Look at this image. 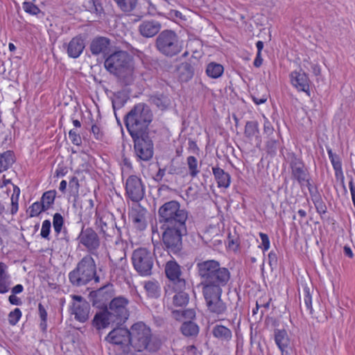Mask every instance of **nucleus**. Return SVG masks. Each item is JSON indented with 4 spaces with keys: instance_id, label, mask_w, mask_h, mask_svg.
I'll return each mask as SVG.
<instances>
[{
    "instance_id": "obj_1",
    "label": "nucleus",
    "mask_w": 355,
    "mask_h": 355,
    "mask_svg": "<svg viewBox=\"0 0 355 355\" xmlns=\"http://www.w3.org/2000/svg\"><path fill=\"white\" fill-rule=\"evenodd\" d=\"M158 217L163 248L169 254H179L182 250V237L188 233V211L177 200H171L159 208Z\"/></svg>"
},
{
    "instance_id": "obj_2",
    "label": "nucleus",
    "mask_w": 355,
    "mask_h": 355,
    "mask_svg": "<svg viewBox=\"0 0 355 355\" xmlns=\"http://www.w3.org/2000/svg\"><path fill=\"white\" fill-rule=\"evenodd\" d=\"M196 270L200 279L202 292H223L231 280L230 270L214 259L201 261L196 263Z\"/></svg>"
},
{
    "instance_id": "obj_3",
    "label": "nucleus",
    "mask_w": 355,
    "mask_h": 355,
    "mask_svg": "<svg viewBox=\"0 0 355 355\" xmlns=\"http://www.w3.org/2000/svg\"><path fill=\"white\" fill-rule=\"evenodd\" d=\"M105 69L117 78L123 86L132 85L135 80L132 57L125 51H117L109 55L104 61Z\"/></svg>"
},
{
    "instance_id": "obj_4",
    "label": "nucleus",
    "mask_w": 355,
    "mask_h": 355,
    "mask_svg": "<svg viewBox=\"0 0 355 355\" xmlns=\"http://www.w3.org/2000/svg\"><path fill=\"white\" fill-rule=\"evenodd\" d=\"M94 202L92 198L81 201L80 205V220L84 223L77 237L79 245L84 246L89 252L94 254L101 245L100 235L92 227H85L93 215Z\"/></svg>"
},
{
    "instance_id": "obj_5",
    "label": "nucleus",
    "mask_w": 355,
    "mask_h": 355,
    "mask_svg": "<svg viewBox=\"0 0 355 355\" xmlns=\"http://www.w3.org/2000/svg\"><path fill=\"white\" fill-rule=\"evenodd\" d=\"M153 119L150 107L139 103L125 115L124 123L130 136L148 133V127Z\"/></svg>"
},
{
    "instance_id": "obj_6",
    "label": "nucleus",
    "mask_w": 355,
    "mask_h": 355,
    "mask_svg": "<svg viewBox=\"0 0 355 355\" xmlns=\"http://www.w3.org/2000/svg\"><path fill=\"white\" fill-rule=\"evenodd\" d=\"M68 277L73 287L85 286L92 281L96 284L101 282L95 260L90 254L85 255L78 262L75 268L69 272Z\"/></svg>"
},
{
    "instance_id": "obj_7",
    "label": "nucleus",
    "mask_w": 355,
    "mask_h": 355,
    "mask_svg": "<svg viewBox=\"0 0 355 355\" xmlns=\"http://www.w3.org/2000/svg\"><path fill=\"white\" fill-rule=\"evenodd\" d=\"M131 347L137 352L146 350L157 352L161 347V340L152 334L151 329L143 322H137L130 327Z\"/></svg>"
},
{
    "instance_id": "obj_8",
    "label": "nucleus",
    "mask_w": 355,
    "mask_h": 355,
    "mask_svg": "<svg viewBox=\"0 0 355 355\" xmlns=\"http://www.w3.org/2000/svg\"><path fill=\"white\" fill-rule=\"evenodd\" d=\"M155 47L161 54L172 58L182 51V44L174 31L166 29L157 36Z\"/></svg>"
},
{
    "instance_id": "obj_9",
    "label": "nucleus",
    "mask_w": 355,
    "mask_h": 355,
    "mask_svg": "<svg viewBox=\"0 0 355 355\" xmlns=\"http://www.w3.org/2000/svg\"><path fill=\"white\" fill-rule=\"evenodd\" d=\"M132 263L135 270L144 277L150 276L154 265V254L146 248H139L132 254Z\"/></svg>"
},
{
    "instance_id": "obj_10",
    "label": "nucleus",
    "mask_w": 355,
    "mask_h": 355,
    "mask_svg": "<svg viewBox=\"0 0 355 355\" xmlns=\"http://www.w3.org/2000/svg\"><path fill=\"white\" fill-rule=\"evenodd\" d=\"M134 143V153L138 162H148L154 154V144L149 134L131 136Z\"/></svg>"
},
{
    "instance_id": "obj_11",
    "label": "nucleus",
    "mask_w": 355,
    "mask_h": 355,
    "mask_svg": "<svg viewBox=\"0 0 355 355\" xmlns=\"http://www.w3.org/2000/svg\"><path fill=\"white\" fill-rule=\"evenodd\" d=\"M113 218V215L110 218L101 216L97 211L95 214V227L98 234L107 241H112L115 236L117 238L121 236V227L117 226Z\"/></svg>"
},
{
    "instance_id": "obj_12",
    "label": "nucleus",
    "mask_w": 355,
    "mask_h": 355,
    "mask_svg": "<svg viewBox=\"0 0 355 355\" xmlns=\"http://www.w3.org/2000/svg\"><path fill=\"white\" fill-rule=\"evenodd\" d=\"M287 162L291 175V180L293 182L300 184L311 175L309 168L306 166L302 158L295 153L287 154Z\"/></svg>"
},
{
    "instance_id": "obj_13",
    "label": "nucleus",
    "mask_w": 355,
    "mask_h": 355,
    "mask_svg": "<svg viewBox=\"0 0 355 355\" xmlns=\"http://www.w3.org/2000/svg\"><path fill=\"white\" fill-rule=\"evenodd\" d=\"M128 300L124 297H114L109 303L107 311L116 325L123 324L129 317L127 306Z\"/></svg>"
},
{
    "instance_id": "obj_14",
    "label": "nucleus",
    "mask_w": 355,
    "mask_h": 355,
    "mask_svg": "<svg viewBox=\"0 0 355 355\" xmlns=\"http://www.w3.org/2000/svg\"><path fill=\"white\" fill-rule=\"evenodd\" d=\"M114 295V285L107 283L97 290L91 291L89 298L93 306L98 309H107V304L113 299Z\"/></svg>"
},
{
    "instance_id": "obj_15",
    "label": "nucleus",
    "mask_w": 355,
    "mask_h": 355,
    "mask_svg": "<svg viewBox=\"0 0 355 355\" xmlns=\"http://www.w3.org/2000/svg\"><path fill=\"white\" fill-rule=\"evenodd\" d=\"M205 300L207 311L218 317L224 315L227 311V304L222 300L223 292H202Z\"/></svg>"
},
{
    "instance_id": "obj_16",
    "label": "nucleus",
    "mask_w": 355,
    "mask_h": 355,
    "mask_svg": "<svg viewBox=\"0 0 355 355\" xmlns=\"http://www.w3.org/2000/svg\"><path fill=\"white\" fill-rule=\"evenodd\" d=\"M125 190L127 198L134 202H139L145 196V186L141 179L135 175L127 178Z\"/></svg>"
},
{
    "instance_id": "obj_17",
    "label": "nucleus",
    "mask_w": 355,
    "mask_h": 355,
    "mask_svg": "<svg viewBox=\"0 0 355 355\" xmlns=\"http://www.w3.org/2000/svg\"><path fill=\"white\" fill-rule=\"evenodd\" d=\"M166 277L173 283V286L179 289L186 288V280L182 277V267L172 258L168 261L164 266Z\"/></svg>"
},
{
    "instance_id": "obj_18",
    "label": "nucleus",
    "mask_w": 355,
    "mask_h": 355,
    "mask_svg": "<svg viewBox=\"0 0 355 355\" xmlns=\"http://www.w3.org/2000/svg\"><path fill=\"white\" fill-rule=\"evenodd\" d=\"M130 329L118 327L112 330L105 340L113 345H120L125 352L131 346Z\"/></svg>"
},
{
    "instance_id": "obj_19",
    "label": "nucleus",
    "mask_w": 355,
    "mask_h": 355,
    "mask_svg": "<svg viewBox=\"0 0 355 355\" xmlns=\"http://www.w3.org/2000/svg\"><path fill=\"white\" fill-rule=\"evenodd\" d=\"M71 313L74 315V318L80 322H85L89 319L90 304L82 296L73 295Z\"/></svg>"
},
{
    "instance_id": "obj_20",
    "label": "nucleus",
    "mask_w": 355,
    "mask_h": 355,
    "mask_svg": "<svg viewBox=\"0 0 355 355\" xmlns=\"http://www.w3.org/2000/svg\"><path fill=\"white\" fill-rule=\"evenodd\" d=\"M291 83L298 92H304L309 96L310 94V80L307 74L302 71H293L290 74Z\"/></svg>"
},
{
    "instance_id": "obj_21",
    "label": "nucleus",
    "mask_w": 355,
    "mask_h": 355,
    "mask_svg": "<svg viewBox=\"0 0 355 355\" xmlns=\"http://www.w3.org/2000/svg\"><path fill=\"white\" fill-rule=\"evenodd\" d=\"M111 48V40L107 37H95L90 42L89 50L93 55L109 53Z\"/></svg>"
},
{
    "instance_id": "obj_22",
    "label": "nucleus",
    "mask_w": 355,
    "mask_h": 355,
    "mask_svg": "<svg viewBox=\"0 0 355 355\" xmlns=\"http://www.w3.org/2000/svg\"><path fill=\"white\" fill-rule=\"evenodd\" d=\"M161 28L162 24L159 21L151 19L142 21L138 27V31L144 37L150 38L159 33Z\"/></svg>"
},
{
    "instance_id": "obj_23",
    "label": "nucleus",
    "mask_w": 355,
    "mask_h": 355,
    "mask_svg": "<svg viewBox=\"0 0 355 355\" xmlns=\"http://www.w3.org/2000/svg\"><path fill=\"white\" fill-rule=\"evenodd\" d=\"M85 48V40L82 35L73 37L67 45V53L69 58H78Z\"/></svg>"
},
{
    "instance_id": "obj_24",
    "label": "nucleus",
    "mask_w": 355,
    "mask_h": 355,
    "mask_svg": "<svg viewBox=\"0 0 355 355\" xmlns=\"http://www.w3.org/2000/svg\"><path fill=\"white\" fill-rule=\"evenodd\" d=\"M101 311L96 313L92 320V325L97 330L107 328L110 324H115L112 318L110 317L107 309H100Z\"/></svg>"
},
{
    "instance_id": "obj_25",
    "label": "nucleus",
    "mask_w": 355,
    "mask_h": 355,
    "mask_svg": "<svg viewBox=\"0 0 355 355\" xmlns=\"http://www.w3.org/2000/svg\"><path fill=\"white\" fill-rule=\"evenodd\" d=\"M275 342L281 351L282 355H290L291 340L285 329H275L274 331Z\"/></svg>"
},
{
    "instance_id": "obj_26",
    "label": "nucleus",
    "mask_w": 355,
    "mask_h": 355,
    "mask_svg": "<svg viewBox=\"0 0 355 355\" xmlns=\"http://www.w3.org/2000/svg\"><path fill=\"white\" fill-rule=\"evenodd\" d=\"M11 284V277L8 272V266L3 262H0V293L8 292Z\"/></svg>"
},
{
    "instance_id": "obj_27",
    "label": "nucleus",
    "mask_w": 355,
    "mask_h": 355,
    "mask_svg": "<svg viewBox=\"0 0 355 355\" xmlns=\"http://www.w3.org/2000/svg\"><path fill=\"white\" fill-rule=\"evenodd\" d=\"M213 175L218 187L228 188L231 183L230 175L218 166L212 168Z\"/></svg>"
},
{
    "instance_id": "obj_28",
    "label": "nucleus",
    "mask_w": 355,
    "mask_h": 355,
    "mask_svg": "<svg viewBox=\"0 0 355 355\" xmlns=\"http://www.w3.org/2000/svg\"><path fill=\"white\" fill-rule=\"evenodd\" d=\"M244 135L250 140L253 137H255L257 146L259 147L260 146L261 140L259 135V123L257 121H250L246 122Z\"/></svg>"
},
{
    "instance_id": "obj_29",
    "label": "nucleus",
    "mask_w": 355,
    "mask_h": 355,
    "mask_svg": "<svg viewBox=\"0 0 355 355\" xmlns=\"http://www.w3.org/2000/svg\"><path fill=\"white\" fill-rule=\"evenodd\" d=\"M213 336L218 340L224 343L230 342L232 338L231 329L222 324H216L212 329Z\"/></svg>"
},
{
    "instance_id": "obj_30",
    "label": "nucleus",
    "mask_w": 355,
    "mask_h": 355,
    "mask_svg": "<svg viewBox=\"0 0 355 355\" xmlns=\"http://www.w3.org/2000/svg\"><path fill=\"white\" fill-rule=\"evenodd\" d=\"M146 1L148 4V14L151 16H163V8L168 4L166 0H146Z\"/></svg>"
},
{
    "instance_id": "obj_31",
    "label": "nucleus",
    "mask_w": 355,
    "mask_h": 355,
    "mask_svg": "<svg viewBox=\"0 0 355 355\" xmlns=\"http://www.w3.org/2000/svg\"><path fill=\"white\" fill-rule=\"evenodd\" d=\"M175 294L173 297V304L177 307L186 306L189 301V295L184 291L185 288L179 289L177 286H173Z\"/></svg>"
},
{
    "instance_id": "obj_32",
    "label": "nucleus",
    "mask_w": 355,
    "mask_h": 355,
    "mask_svg": "<svg viewBox=\"0 0 355 355\" xmlns=\"http://www.w3.org/2000/svg\"><path fill=\"white\" fill-rule=\"evenodd\" d=\"M15 162L13 151L6 150L0 153V173L7 171Z\"/></svg>"
},
{
    "instance_id": "obj_33",
    "label": "nucleus",
    "mask_w": 355,
    "mask_h": 355,
    "mask_svg": "<svg viewBox=\"0 0 355 355\" xmlns=\"http://www.w3.org/2000/svg\"><path fill=\"white\" fill-rule=\"evenodd\" d=\"M327 153L332 166L335 171V175L338 178L341 176L343 178L342 163L339 156L333 153L331 148H327Z\"/></svg>"
},
{
    "instance_id": "obj_34",
    "label": "nucleus",
    "mask_w": 355,
    "mask_h": 355,
    "mask_svg": "<svg viewBox=\"0 0 355 355\" xmlns=\"http://www.w3.org/2000/svg\"><path fill=\"white\" fill-rule=\"evenodd\" d=\"M149 102L161 110H166L170 105L169 98L164 94H159L150 96Z\"/></svg>"
},
{
    "instance_id": "obj_35",
    "label": "nucleus",
    "mask_w": 355,
    "mask_h": 355,
    "mask_svg": "<svg viewBox=\"0 0 355 355\" xmlns=\"http://www.w3.org/2000/svg\"><path fill=\"white\" fill-rule=\"evenodd\" d=\"M180 330L187 337H195L198 334L199 327L192 321H187L182 324Z\"/></svg>"
},
{
    "instance_id": "obj_36",
    "label": "nucleus",
    "mask_w": 355,
    "mask_h": 355,
    "mask_svg": "<svg viewBox=\"0 0 355 355\" xmlns=\"http://www.w3.org/2000/svg\"><path fill=\"white\" fill-rule=\"evenodd\" d=\"M180 78L182 81L187 82L190 80L194 75V68L189 62H182L179 67Z\"/></svg>"
},
{
    "instance_id": "obj_37",
    "label": "nucleus",
    "mask_w": 355,
    "mask_h": 355,
    "mask_svg": "<svg viewBox=\"0 0 355 355\" xmlns=\"http://www.w3.org/2000/svg\"><path fill=\"white\" fill-rule=\"evenodd\" d=\"M223 66L214 62L209 63L206 68V74L211 78H218L220 77L223 75Z\"/></svg>"
},
{
    "instance_id": "obj_38",
    "label": "nucleus",
    "mask_w": 355,
    "mask_h": 355,
    "mask_svg": "<svg viewBox=\"0 0 355 355\" xmlns=\"http://www.w3.org/2000/svg\"><path fill=\"white\" fill-rule=\"evenodd\" d=\"M70 196L73 198V205L76 207L77 204H79V180L77 177L73 176L69 182Z\"/></svg>"
},
{
    "instance_id": "obj_39",
    "label": "nucleus",
    "mask_w": 355,
    "mask_h": 355,
    "mask_svg": "<svg viewBox=\"0 0 355 355\" xmlns=\"http://www.w3.org/2000/svg\"><path fill=\"white\" fill-rule=\"evenodd\" d=\"M130 218L135 228L141 231L146 229V221L143 213L135 211L131 214Z\"/></svg>"
},
{
    "instance_id": "obj_40",
    "label": "nucleus",
    "mask_w": 355,
    "mask_h": 355,
    "mask_svg": "<svg viewBox=\"0 0 355 355\" xmlns=\"http://www.w3.org/2000/svg\"><path fill=\"white\" fill-rule=\"evenodd\" d=\"M299 185L302 189H303L304 187L308 189L311 199L320 195L318 186L314 184L312 180L311 175H310L309 178H306L304 181L302 182Z\"/></svg>"
},
{
    "instance_id": "obj_41",
    "label": "nucleus",
    "mask_w": 355,
    "mask_h": 355,
    "mask_svg": "<svg viewBox=\"0 0 355 355\" xmlns=\"http://www.w3.org/2000/svg\"><path fill=\"white\" fill-rule=\"evenodd\" d=\"M128 98L123 91H119L114 94L112 99V104L114 110H119L124 106Z\"/></svg>"
},
{
    "instance_id": "obj_42",
    "label": "nucleus",
    "mask_w": 355,
    "mask_h": 355,
    "mask_svg": "<svg viewBox=\"0 0 355 355\" xmlns=\"http://www.w3.org/2000/svg\"><path fill=\"white\" fill-rule=\"evenodd\" d=\"M56 194L57 192L54 189L45 191L42 194L40 202L42 205H44L46 211L51 209L54 204Z\"/></svg>"
},
{
    "instance_id": "obj_43",
    "label": "nucleus",
    "mask_w": 355,
    "mask_h": 355,
    "mask_svg": "<svg viewBox=\"0 0 355 355\" xmlns=\"http://www.w3.org/2000/svg\"><path fill=\"white\" fill-rule=\"evenodd\" d=\"M187 164L189 169V175L192 178H196L200 173L197 158L193 155L189 156L187 158Z\"/></svg>"
},
{
    "instance_id": "obj_44",
    "label": "nucleus",
    "mask_w": 355,
    "mask_h": 355,
    "mask_svg": "<svg viewBox=\"0 0 355 355\" xmlns=\"http://www.w3.org/2000/svg\"><path fill=\"white\" fill-rule=\"evenodd\" d=\"M117 6L125 12L132 11L137 6V0H114Z\"/></svg>"
},
{
    "instance_id": "obj_45",
    "label": "nucleus",
    "mask_w": 355,
    "mask_h": 355,
    "mask_svg": "<svg viewBox=\"0 0 355 355\" xmlns=\"http://www.w3.org/2000/svg\"><path fill=\"white\" fill-rule=\"evenodd\" d=\"M116 254L118 256V259H114L112 257H109L110 261L111 263V267L116 266L119 264V268L121 270H123L125 266H126V254L124 251L118 250L115 252Z\"/></svg>"
},
{
    "instance_id": "obj_46",
    "label": "nucleus",
    "mask_w": 355,
    "mask_h": 355,
    "mask_svg": "<svg viewBox=\"0 0 355 355\" xmlns=\"http://www.w3.org/2000/svg\"><path fill=\"white\" fill-rule=\"evenodd\" d=\"M144 288L150 297L157 298L160 295V288L157 282L149 281L145 284Z\"/></svg>"
},
{
    "instance_id": "obj_47",
    "label": "nucleus",
    "mask_w": 355,
    "mask_h": 355,
    "mask_svg": "<svg viewBox=\"0 0 355 355\" xmlns=\"http://www.w3.org/2000/svg\"><path fill=\"white\" fill-rule=\"evenodd\" d=\"M38 315L40 318V329L42 332L47 330V311L44 306L42 303L38 304Z\"/></svg>"
},
{
    "instance_id": "obj_48",
    "label": "nucleus",
    "mask_w": 355,
    "mask_h": 355,
    "mask_svg": "<svg viewBox=\"0 0 355 355\" xmlns=\"http://www.w3.org/2000/svg\"><path fill=\"white\" fill-rule=\"evenodd\" d=\"M83 6L86 10L96 14H100L103 11V7L95 0H84Z\"/></svg>"
},
{
    "instance_id": "obj_49",
    "label": "nucleus",
    "mask_w": 355,
    "mask_h": 355,
    "mask_svg": "<svg viewBox=\"0 0 355 355\" xmlns=\"http://www.w3.org/2000/svg\"><path fill=\"white\" fill-rule=\"evenodd\" d=\"M311 200L315 206L316 212L321 216L327 212V205L323 201L321 194L313 198H311Z\"/></svg>"
},
{
    "instance_id": "obj_50",
    "label": "nucleus",
    "mask_w": 355,
    "mask_h": 355,
    "mask_svg": "<svg viewBox=\"0 0 355 355\" xmlns=\"http://www.w3.org/2000/svg\"><path fill=\"white\" fill-rule=\"evenodd\" d=\"M12 187H13V194L11 197V208H10V213L12 214V215H15L17 211H18V208H19V206H18V199H19V193H20V190H19V188L12 184Z\"/></svg>"
},
{
    "instance_id": "obj_51",
    "label": "nucleus",
    "mask_w": 355,
    "mask_h": 355,
    "mask_svg": "<svg viewBox=\"0 0 355 355\" xmlns=\"http://www.w3.org/2000/svg\"><path fill=\"white\" fill-rule=\"evenodd\" d=\"M46 209L44 205L40 201H37L33 203L28 208V213L30 217L38 216L42 212L46 211Z\"/></svg>"
},
{
    "instance_id": "obj_52",
    "label": "nucleus",
    "mask_w": 355,
    "mask_h": 355,
    "mask_svg": "<svg viewBox=\"0 0 355 355\" xmlns=\"http://www.w3.org/2000/svg\"><path fill=\"white\" fill-rule=\"evenodd\" d=\"M304 293V303L306 309V311L312 315L313 314V308H312V297L310 293V288L306 286L303 288Z\"/></svg>"
},
{
    "instance_id": "obj_53",
    "label": "nucleus",
    "mask_w": 355,
    "mask_h": 355,
    "mask_svg": "<svg viewBox=\"0 0 355 355\" xmlns=\"http://www.w3.org/2000/svg\"><path fill=\"white\" fill-rule=\"evenodd\" d=\"M64 225V218L60 213H55L53 218V227L55 232L59 234Z\"/></svg>"
},
{
    "instance_id": "obj_54",
    "label": "nucleus",
    "mask_w": 355,
    "mask_h": 355,
    "mask_svg": "<svg viewBox=\"0 0 355 355\" xmlns=\"http://www.w3.org/2000/svg\"><path fill=\"white\" fill-rule=\"evenodd\" d=\"M23 8L26 12L32 15H37L41 12L40 9L36 5L29 1L23 3Z\"/></svg>"
},
{
    "instance_id": "obj_55",
    "label": "nucleus",
    "mask_w": 355,
    "mask_h": 355,
    "mask_svg": "<svg viewBox=\"0 0 355 355\" xmlns=\"http://www.w3.org/2000/svg\"><path fill=\"white\" fill-rule=\"evenodd\" d=\"M21 317V311L16 308L8 314V322L11 325H15Z\"/></svg>"
},
{
    "instance_id": "obj_56",
    "label": "nucleus",
    "mask_w": 355,
    "mask_h": 355,
    "mask_svg": "<svg viewBox=\"0 0 355 355\" xmlns=\"http://www.w3.org/2000/svg\"><path fill=\"white\" fill-rule=\"evenodd\" d=\"M51 223L49 220H44L42 225L40 235L43 239L49 240Z\"/></svg>"
},
{
    "instance_id": "obj_57",
    "label": "nucleus",
    "mask_w": 355,
    "mask_h": 355,
    "mask_svg": "<svg viewBox=\"0 0 355 355\" xmlns=\"http://www.w3.org/2000/svg\"><path fill=\"white\" fill-rule=\"evenodd\" d=\"M268 264L272 270L277 268L278 265V257L277 253L274 250H271L268 253Z\"/></svg>"
},
{
    "instance_id": "obj_58",
    "label": "nucleus",
    "mask_w": 355,
    "mask_h": 355,
    "mask_svg": "<svg viewBox=\"0 0 355 355\" xmlns=\"http://www.w3.org/2000/svg\"><path fill=\"white\" fill-rule=\"evenodd\" d=\"M259 235L261 240V245H259V248H261L263 252H265L270 248L269 237L268 234L263 232H260Z\"/></svg>"
},
{
    "instance_id": "obj_59",
    "label": "nucleus",
    "mask_w": 355,
    "mask_h": 355,
    "mask_svg": "<svg viewBox=\"0 0 355 355\" xmlns=\"http://www.w3.org/2000/svg\"><path fill=\"white\" fill-rule=\"evenodd\" d=\"M69 137L73 145L79 146L82 144L81 137L75 130H71L69 131Z\"/></svg>"
},
{
    "instance_id": "obj_60",
    "label": "nucleus",
    "mask_w": 355,
    "mask_h": 355,
    "mask_svg": "<svg viewBox=\"0 0 355 355\" xmlns=\"http://www.w3.org/2000/svg\"><path fill=\"white\" fill-rule=\"evenodd\" d=\"M278 141L274 139H270L266 144L267 152L269 154L275 155L277 149Z\"/></svg>"
},
{
    "instance_id": "obj_61",
    "label": "nucleus",
    "mask_w": 355,
    "mask_h": 355,
    "mask_svg": "<svg viewBox=\"0 0 355 355\" xmlns=\"http://www.w3.org/2000/svg\"><path fill=\"white\" fill-rule=\"evenodd\" d=\"M251 98L256 105H261L266 102L268 99V95L265 94L259 96H256L255 94H251Z\"/></svg>"
},
{
    "instance_id": "obj_62",
    "label": "nucleus",
    "mask_w": 355,
    "mask_h": 355,
    "mask_svg": "<svg viewBox=\"0 0 355 355\" xmlns=\"http://www.w3.org/2000/svg\"><path fill=\"white\" fill-rule=\"evenodd\" d=\"M92 132L96 139H102L103 133L98 125H93L92 126Z\"/></svg>"
},
{
    "instance_id": "obj_63",
    "label": "nucleus",
    "mask_w": 355,
    "mask_h": 355,
    "mask_svg": "<svg viewBox=\"0 0 355 355\" xmlns=\"http://www.w3.org/2000/svg\"><path fill=\"white\" fill-rule=\"evenodd\" d=\"M263 131L264 133L268 135V136L271 135L273 133L274 128L271 123L268 119H266L264 121Z\"/></svg>"
},
{
    "instance_id": "obj_64",
    "label": "nucleus",
    "mask_w": 355,
    "mask_h": 355,
    "mask_svg": "<svg viewBox=\"0 0 355 355\" xmlns=\"http://www.w3.org/2000/svg\"><path fill=\"white\" fill-rule=\"evenodd\" d=\"M349 187L352 195V202L355 207V186L354 184V180L352 178H351V180L349 182Z\"/></svg>"
}]
</instances>
